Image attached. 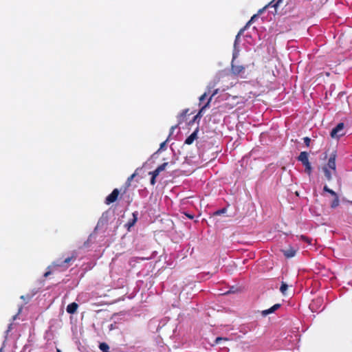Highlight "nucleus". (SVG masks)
<instances>
[{
	"label": "nucleus",
	"mask_w": 352,
	"mask_h": 352,
	"mask_svg": "<svg viewBox=\"0 0 352 352\" xmlns=\"http://www.w3.org/2000/svg\"><path fill=\"white\" fill-rule=\"evenodd\" d=\"M298 160L300 161L302 164L305 166V171L310 175L311 172V166L309 162L308 153L305 151H302L300 153Z\"/></svg>",
	"instance_id": "obj_1"
},
{
	"label": "nucleus",
	"mask_w": 352,
	"mask_h": 352,
	"mask_svg": "<svg viewBox=\"0 0 352 352\" xmlns=\"http://www.w3.org/2000/svg\"><path fill=\"white\" fill-rule=\"evenodd\" d=\"M236 57V54L234 53L233 59ZM245 68L242 65H236L234 63V60L232 61L231 71L234 75H241L244 74Z\"/></svg>",
	"instance_id": "obj_2"
},
{
	"label": "nucleus",
	"mask_w": 352,
	"mask_h": 352,
	"mask_svg": "<svg viewBox=\"0 0 352 352\" xmlns=\"http://www.w3.org/2000/svg\"><path fill=\"white\" fill-rule=\"evenodd\" d=\"M344 129V124L339 123L331 132V136L333 138H337L343 135L342 131Z\"/></svg>",
	"instance_id": "obj_3"
},
{
	"label": "nucleus",
	"mask_w": 352,
	"mask_h": 352,
	"mask_svg": "<svg viewBox=\"0 0 352 352\" xmlns=\"http://www.w3.org/2000/svg\"><path fill=\"white\" fill-rule=\"evenodd\" d=\"M118 195L119 190L117 188L114 189L113 192L107 197L105 203L107 204H110L114 202L117 199Z\"/></svg>",
	"instance_id": "obj_4"
},
{
	"label": "nucleus",
	"mask_w": 352,
	"mask_h": 352,
	"mask_svg": "<svg viewBox=\"0 0 352 352\" xmlns=\"http://www.w3.org/2000/svg\"><path fill=\"white\" fill-rule=\"evenodd\" d=\"M324 167H327V168H329L333 171V173H336V155L333 154L331 155V157L329 159L327 165Z\"/></svg>",
	"instance_id": "obj_5"
},
{
	"label": "nucleus",
	"mask_w": 352,
	"mask_h": 352,
	"mask_svg": "<svg viewBox=\"0 0 352 352\" xmlns=\"http://www.w3.org/2000/svg\"><path fill=\"white\" fill-rule=\"evenodd\" d=\"M198 131L199 129H196L195 131L186 139L185 143L186 144H191L197 138Z\"/></svg>",
	"instance_id": "obj_6"
},
{
	"label": "nucleus",
	"mask_w": 352,
	"mask_h": 352,
	"mask_svg": "<svg viewBox=\"0 0 352 352\" xmlns=\"http://www.w3.org/2000/svg\"><path fill=\"white\" fill-rule=\"evenodd\" d=\"M167 165H168V163L164 162L162 164H161L160 166H159L154 171L150 172L149 174L154 175V177H157L160 174V172L165 170Z\"/></svg>",
	"instance_id": "obj_7"
},
{
	"label": "nucleus",
	"mask_w": 352,
	"mask_h": 352,
	"mask_svg": "<svg viewBox=\"0 0 352 352\" xmlns=\"http://www.w3.org/2000/svg\"><path fill=\"white\" fill-rule=\"evenodd\" d=\"M283 252L286 257L291 258V257L294 256V255L296 254V250L292 247H289V248H287L286 250H283Z\"/></svg>",
	"instance_id": "obj_8"
},
{
	"label": "nucleus",
	"mask_w": 352,
	"mask_h": 352,
	"mask_svg": "<svg viewBox=\"0 0 352 352\" xmlns=\"http://www.w3.org/2000/svg\"><path fill=\"white\" fill-rule=\"evenodd\" d=\"M280 307V304H276L274 306H272L270 309L264 310L262 311V315L265 316L270 314H272L276 310H277Z\"/></svg>",
	"instance_id": "obj_9"
},
{
	"label": "nucleus",
	"mask_w": 352,
	"mask_h": 352,
	"mask_svg": "<svg viewBox=\"0 0 352 352\" xmlns=\"http://www.w3.org/2000/svg\"><path fill=\"white\" fill-rule=\"evenodd\" d=\"M78 307L76 302H72L67 307V311L69 314H74L76 311Z\"/></svg>",
	"instance_id": "obj_10"
},
{
	"label": "nucleus",
	"mask_w": 352,
	"mask_h": 352,
	"mask_svg": "<svg viewBox=\"0 0 352 352\" xmlns=\"http://www.w3.org/2000/svg\"><path fill=\"white\" fill-rule=\"evenodd\" d=\"M322 170L324 173V175H325L326 178L327 179V180L330 181L332 179V176H331L332 173L329 170V168H327V167H323Z\"/></svg>",
	"instance_id": "obj_11"
},
{
	"label": "nucleus",
	"mask_w": 352,
	"mask_h": 352,
	"mask_svg": "<svg viewBox=\"0 0 352 352\" xmlns=\"http://www.w3.org/2000/svg\"><path fill=\"white\" fill-rule=\"evenodd\" d=\"M212 100V97H210V98L208 99V102H206V104L203 106L201 107V109H200V111H199L198 114H197V116H201V113H203V111L208 107H209L210 106V101Z\"/></svg>",
	"instance_id": "obj_12"
},
{
	"label": "nucleus",
	"mask_w": 352,
	"mask_h": 352,
	"mask_svg": "<svg viewBox=\"0 0 352 352\" xmlns=\"http://www.w3.org/2000/svg\"><path fill=\"white\" fill-rule=\"evenodd\" d=\"M288 285L285 283H282L280 290L283 294H285Z\"/></svg>",
	"instance_id": "obj_13"
},
{
	"label": "nucleus",
	"mask_w": 352,
	"mask_h": 352,
	"mask_svg": "<svg viewBox=\"0 0 352 352\" xmlns=\"http://www.w3.org/2000/svg\"><path fill=\"white\" fill-rule=\"evenodd\" d=\"M338 205H339V199H338V197L336 196V197H335L334 200L333 201V202L331 204V207L332 208H336Z\"/></svg>",
	"instance_id": "obj_14"
},
{
	"label": "nucleus",
	"mask_w": 352,
	"mask_h": 352,
	"mask_svg": "<svg viewBox=\"0 0 352 352\" xmlns=\"http://www.w3.org/2000/svg\"><path fill=\"white\" fill-rule=\"evenodd\" d=\"M100 349L102 350V351H106L109 349V346L107 344L105 343H101L100 344Z\"/></svg>",
	"instance_id": "obj_15"
},
{
	"label": "nucleus",
	"mask_w": 352,
	"mask_h": 352,
	"mask_svg": "<svg viewBox=\"0 0 352 352\" xmlns=\"http://www.w3.org/2000/svg\"><path fill=\"white\" fill-rule=\"evenodd\" d=\"M304 142L306 144L307 146H309V144H310V142H311V139L308 137H306L304 138Z\"/></svg>",
	"instance_id": "obj_16"
},
{
	"label": "nucleus",
	"mask_w": 352,
	"mask_h": 352,
	"mask_svg": "<svg viewBox=\"0 0 352 352\" xmlns=\"http://www.w3.org/2000/svg\"><path fill=\"white\" fill-rule=\"evenodd\" d=\"M225 212H226V208H223L221 210H217V212H215L214 214L220 215V214L224 213Z\"/></svg>",
	"instance_id": "obj_17"
},
{
	"label": "nucleus",
	"mask_w": 352,
	"mask_h": 352,
	"mask_svg": "<svg viewBox=\"0 0 352 352\" xmlns=\"http://www.w3.org/2000/svg\"><path fill=\"white\" fill-rule=\"evenodd\" d=\"M167 141H168V139L160 144L159 151L164 149Z\"/></svg>",
	"instance_id": "obj_18"
},
{
	"label": "nucleus",
	"mask_w": 352,
	"mask_h": 352,
	"mask_svg": "<svg viewBox=\"0 0 352 352\" xmlns=\"http://www.w3.org/2000/svg\"><path fill=\"white\" fill-rule=\"evenodd\" d=\"M226 340L227 339H226V338H225L218 337V338H216V340H215L214 342H215V344H219V342H220L221 340Z\"/></svg>",
	"instance_id": "obj_19"
},
{
	"label": "nucleus",
	"mask_w": 352,
	"mask_h": 352,
	"mask_svg": "<svg viewBox=\"0 0 352 352\" xmlns=\"http://www.w3.org/2000/svg\"><path fill=\"white\" fill-rule=\"evenodd\" d=\"M242 32H243V30H241L239 32V34H237V36H236V39H235V42H234V46H236V43H237V41H239V36H240L241 34L242 33Z\"/></svg>",
	"instance_id": "obj_20"
},
{
	"label": "nucleus",
	"mask_w": 352,
	"mask_h": 352,
	"mask_svg": "<svg viewBox=\"0 0 352 352\" xmlns=\"http://www.w3.org/2000/svg\"><path fill=\"white\" fill-rule=\"evenodd\" d=\"M155 178H156V177H154V175H152V177L151 179V184L152 185H154L155 184Z\"/></svg>",
	"instance_id": "obj_21"
},
{
	"label": "nucleus",
	"mask_w": 352,
	"mask_h": 352,
	"mask_svg": "<svg viewBox=\"0 0 352 352\" xmlns=\"http://www.w3.org/2000/svg\"><path fill=\"white\" fill-rule=\"evenodd\" d=\"M207 96V94L205 93L200 98H199V101L201 102L203 101Z\"/></svg>",
	"instance_id": "obj_22"
},
{
	"label": "nucleus",
	"mask_w": 352,
	"mask_h": 352,
	"mask_svg": "<svg viewBox=\"0 0 352 352\" xmlns=\"http://www.w3.org/2000/svg\"><path fill=\"white\" fill-rule=\"evenodd\" d=\"M256 17V15H254L253 16H252L251 19L248 21L247 25H248L249 24H250L253 21H254V19Z\"/></svg>",
	"instance_id": "obj_23"
},
{
	"label": "nucleus",
	"mask_w": 352,
	"mask_h": 352,
	"mask_svg": "<svg viewBox=\"0 0 352 352\" xmlns=\"http://www.w3.org/2000/svg\"><path fill=\"white\" fill-rule=\"evenodd\" d=\"M73 259V257H68L67 258L65 259L64 261V263H68L69 262H70L71 260Z\"/></svg>",
	"instance_id": "obj_24"
},
{
	"label": "nucleus",
	"mask_w": 352,
	"mask_h": 352,
	"mask_svg": "<svg viewBox=\"0 0 352 352\" xmlns=\"http://www.w3.org/2000/svg\"><path fill=\"white\" fill-rule=\"evenodd\" d=\"M329 193H330L331 195H333L334 197L338 196L337 194L332 190H329Z\"/></svg>",
	"instance_id": "obj_25"
},
{
	"label": "nucleus",
	"mask_w": 352,
	"mask_h": 352,
	"mask_svg": "<svg viewBox=\"0 0 352 352\" xmlns=\"http://www.w3.org/2000/svg\"><path fill=\"white\" fill-rule=\"evenodd\" d=\"M177 128V126H172L171 129H170V135L169 136L171 135V134L173 133V131Z\"/></svg>",
	"instance_id": "obj_26"
},
{
	"label": "nucleus",
	"mask_w": 352,
	"mask_h": 352,
	"mask_svg": "<svg viewBox=\"0 0 352 352\" xmlns=\"http://www.w3.org/2000/svg\"><path fill=\"white\" fill-rule=\"evenodd\" d=\"M135 176V173H133V175H131V177H129L128 181H129V182L131 181L134 178Z\"/></svg>",
	"instance_id": "obj_27"
},
{
	"label": "nucleus",
	"mask_w": 352,
	"mask_h": 352,
	"mask_svg": "<svg viewBox=\"0 0 352 352\" xmlns=\"http://www.w3.org/2000/svg\"><path fill=\"white\" fill-rule=\"evenodd\" d=\"M217 91H218V89L214 90L210 97L212 98L213 96H214L217 94Z\"/></svg>",
	"instance_id": "obj_28"
},
{
	"label": "nucleus",
	"mask_w": 352,
	"mask_h": 352,
	"mask_svg": "<svg viewBox=\"0 0 352 352\" xmlns=\"http://www.w3.org/2000/svg\"><path fill=\"white\" fill-rule=\"evenodd\" d=\"M324 190L329 192V190H331L327 186H324Z\"/></svg>",
	"instance_id": "obj_29"
},
{
	"label": "nucleus",
	"mask_w": 352,
	"mask_h": 352,
	"mask_svg": "<svg viewBox=\"0 0 352 352\" xmlns=\"http://www.w3.org/2000/svg\"><path fill=\"white\" fill-rule=\"evenodd\" d=\"M302 239L304 241H307V242H309V240H308V239H307L306 236H302Z\"/></svg>",
	"instance_id": "obj_30"
},
{
	"label": "nucleus",
	"mask_w": 352,
	"mask_h": 352,
	"mask_svg": "<svg viewBox=\"0 0 352 352\" xmlns=\"http://www.w3.org/2000/svg\"><path fill=\"white\" fill-rule=\"evenodd\" d=\"M282 0H277L276 4L274 5V6H277L280 2H281Z\"/></svg>",
	"instance_id": "obj_31"
},
{
	"label": "nucleus",
	"mask_w": 352,
	"mask_h": 352,
	"mask_svg": "<svg viewBox=\"0 0 352 352\" xmlns=\"http://www.w3.org/2000/svg\"><path fill=\"white\" fill-rule=\"evenodd\" d=\"M187 217L189 218V219H192L193 217L192 215H190V214H187Z\"/></svg>",
	"instance_id": "obj_32"
},
{
	"label": "nucleus",
	"mask_w": 352,
	"mask_h": 352,
	"mask_svg": "<svg viewBox=\"0 0 352 352\" xmlns=\"http://www.w3.org/2000/svg\"><path fill=\"white\" fill-rule=\"evenodd\" d=\"M16 316H17V314H16V315H15V316L13 317V320H15V319L16 318Z\"/></svg>",
	"instance_id": "obj_33"
},
{
	"label": "nucleus",
	"mask_w": 352,
	"mask_h": 352,
	"mask_svg": "<svg viewBox=\"0 0 352 352\" xmlns=\"http://www.w3.org/2000/svg\"><path fill=\"white\" fill-rule=\"evenodd\" d=\"M48 274H49L48 272H45V277L47 276Z\"/></svg>",
	"instance_id": "obj_34"
},
{
	"label": "nucleus",
	"mask_w": 352,
	"mask_h": 352,
	"mask_svg": "<svg viewBox=\"0 0 352 352\" xmlns=\"http://www.w3.org/2000/svg\"><path fill=\"white\" fill-rule=\"evenodd\" d=\"M57 352H61L60 349H57Z\"/></svg>",
	"instance_id": "obj_35"
}]
</instances>
